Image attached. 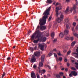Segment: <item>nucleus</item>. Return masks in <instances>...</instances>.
I'll return each instance as SVG.
<instances>
[{
	"instance_id": "obj_15",
	"label": "nucleus",
	"mask_w": 78,
	"mask_h": 78,
	"mask_svg": "<svg viewBox=\"0 0 78 78\" xmlns=\"http://www.w3.org/2000/svg\"><path fill=\"white\" fill-rule=\"evenodd\" d=\"M34 55L35 56H40V52H35Z\"/></svg>"
},
{
	"instance_id": "obj_18",
	"label": "nucleus",
	"mask_w": 78,
	"mask_h": 78,
	"mask_svg": "<svg viewBox=\"0 0 78 78\" xmlns=\"http://www.w3.org/2000/svg\"><path fill=\"white\" fill-rule=\"evenodd\" d=\"M76 52H77V53L74 52L73 53V54L74 55H77L76 56V58H78V50L76 49Z\"/></svg>"
},
{
	"instance_id": "obj_52",
	"label": "nucleus",
	"mask_w": 78,
	"mask_h": 78,
	"mask_svg": "<svg viewBox=\"0 0 78 78\" xmlns=\"http://www.w3.org/2000/svg\"><path fill=\"white\" fill-rule=\"evenodd\" d=\"M65 71H66V72H67V71H68V69L67 68H66L65 69Z\"/></svg>"
},
{
	"instance_id": "obj_22",
	"label": "nucleus",
	"mask_w": 78,
	"mask_h": 78,
	"mask_svg": "<svg viewBox=\"0 0 78 78\" xmlns=\"http://www.w3.org/2000/svg\"><path fill=\"white\" fill-rule=\"evenodd\" d=\"M73 34L75 36H76V37H78V34L76 33H73Z\"/></svg>"
},
{
	"instance_id": "obj_53",
	"label": "nucleus",
	"mask_w": 78,
	"mask_h": 78,
	"mask_svg": "<svg viewBox=\"0 0 78 78\" xmlns=\"http://www.w3.org/2000/svg\"><path fill=\"white\" fill-rule=\"evenodd\" d=\"M63 52L64 53H66V52H67V50H65L63 51Z\"/></svg>"
},
{
	"instance_id": "obj_27",
	"label": "nucleus",
	"mask_w": 78,
	"mask_h": 78,
	"mask_svg": "<svg viewBox=\"0 0 78 78\" xmlns=\"http://www.w3.org/2000/svg\"><path fill=\"white\" fill-rule=\"evenodd\" d=\"M56 78H61V76H60V75H59V74H57L56 76Z\"/></svg>"
},
{
	"instance_id": "obj_31",
	"label": "nucleus",
	"mask_w": 78,
	"mask_h": 78,
	"mask_svg": "<svg viewBox=\"0 0 78 78\" xmlns=\"http://www.w3.org/2000/svg\"><path fill=\"white\" fill-rule=\"evenodd\" d=\"M59 73L61 76H63V75H64V73H63L60 72Z\"/></svg>"
},
{
	"instance_id": "obj_48",
	"label": "nucleus",
	"mask_w": 78,
	"mask_h": 78,
	"mask_svg": "<svg viewBox=\"0 0 78 78\" xmlns=\"http://www.w3.org/2000/svg\"><path fill=\"white\" fill-rule=\"evenodd\" d=\"M45 70L43 69V73H45Z\"/></svg>"
},
{
	"instance_id": "obj_35",
	"label": "nucleus",
	"mask_w": 78,
	"mask_h": 78,
	"mask_svg": "<svg viewBox=\"0 0 78 78\" xmlns=\"http://www.w3.org/2000/svg\"><path fill=\"white\" fill-rule=\"evenodd\" d=\"M69 76L70 77H72V72H71V73L69 74Z\"/></svg>"
},
{
	"instance_id": "obj_12",
	"label": "nucleus",
	"mask_w": 78,
	"mask_h": 78,
	"mask_svg": "<svg viewBox=\"0 0 78 78\" xmlns=\"http://www.w3.org/2000/svg\"><path fill=\"white\" fill-rule=\"evenodd\" d=\"M39 47H40L41 49V50H44V45H42L41 44H38Z\"/></svg>"
},
{
	"instance_id": "obj_21",
	"label": "nucleus",
	"mask_w": 78,
	"mask_h": 78,
	"mask_svg": "<svg viewBox=\"0 0 78 78\" xmlns=\"http://www.w3.org/2000/svg\"><path fill=\"white\" fill-rule=\"evenodd\" d=\"M52 2L51 0H47L46 3H49V4H51Z\"/></svg>"
},
{
	"instance_id": "obj_1",
	"label": "nucleus",
	"mask_w": 78,
	"mask_h": 78,
	"mask_svg": "<svg viewBox=\"0 0 78 78\" xmlns=\"http://www.w3.org/2000/svg\"><path fill=\"white\" fill-rule=\"evenodd\" d=\"M51 9V7H50L48 9L43 13V15L44 16H43L42 18L40 19L39 20V24H40V26H38L37 27H39V28L38 29L39 30L37 31H39V30H44L46 29V27L44 26H42L45 25L46 23V21H47V18H48V15H49V12Z\"/></svg>"
},
{
	"instance_id": "obj_3",
	"label": "nucleus",
	"mask_w": 78,
	"mask_h": 78,
	"mask_svg": "<svg viewBox=\"0 0 78 78\" xmlns=\"http://www.w3.org/2000/svg\"><path fill=\"white\" fill-rule=\"evenodd\" d=\"M69 20L68 18L66 19L64 21V25L66 24V28L67 30H69L70 29V26H71V24L69 23Z\"/></svg>"
},
{
	"instance_id": "obj_5",
	"label": "nucleus",
	"mask_w": 78,
	"mask_h": 78,
	"mask_svg": "<svg viewBox=\"0 0 78 78\" xmlns=\"http://www.w3.org/2000/svg\"><path fill=\"white\" fill-rule=\"evenodd\" d=\"M64 20V15L63 14H61L60 17H58L56 19V21L58 23H61V21Z\"/></svg>"
},
{
	"instance_id": "obj_19",
	"label": "nucleus",
	"mask_w": 78,
	"mask_h": 78,
	"mask_svg": "<svg viewBox=\"0 0 78 78\" xmlns=\"http://www.w3.org/2000/svg\"><path fill=\"white\" fill-rule=\"evenodd\" d=\"M69 7H67L65 12V14H67V12H69Z\"/></svg>"
},
{
	"instance_id": "obj_57",
	"label": "nucleus",
	"mask_w": 78,
	"mask_h": 78,
	"mask_svg": "<svg viewBox=\"0 0 78 78\" xmlns=\"http://www.w3.org/2000/svg\"><path fill=\"white\" fill-rule=\"evenodd\" d=\"M76 18H77V16H75L74 19H76Z\"/></svg>"
},
{
	"instance_id": "obj_14",
	"label": "nucleus",
	"mask_w": 78,
	"mask_h": 78,
	"mask_svg": "<svg viewBox=\"0 0 78 78\" xmlns=\"http://www.w3.org/2000/svg\"><path fill=\"white\" fill-rule=\"evenodd\" d=\"M47 39V38L45 37H41L40 39L41 41H43V42H45Z\"/></svg>"
},
{
	"instance_id": "obj_26",
	"label": "nucleus",
	"mask_w": 78,
	"mask_h": 78,
	"mask_svg": "<svg viewBox=\"0 0 78 78\" xmlns=\"http://www.w3.org/2000/svg\"><path fill=\"white\" fill-rule=\"evenodd\" d=\"M71 69L73 70H76V68H75L74 67H71Z\"/></svg>"
},
{
	"instance_id": "obj_44",
	"label": "nucleus",
	"mask_w": 78,
	"mask_h": 78,
	"mask_svg": "<svg viewBox=\"0 0 78 78\" xmlns=\"http://www.w3.org/2000/svg\"><path fill=\"white\" fill-rule=\"evenodd\" d=\"M37 78H40V77H39V74H37Z\"/></svg>"
},
{
	"instance_id": "obj_49",
	"label": "nucleus",
	"mask_w": 78,
	"mask_h": 78,
	"mask_svg": "<svg viewBox=\"0 0 78 78\" xmlns=\"http://www.w3.org/2000/svg\"><path fill=\"white\" fill-rule=\"evenodd\" d=\"M48 76H49V77H50L51 76V75H50V74H47Z\"/></svg>"
},
{
	"instance_id": "obj_37",
	"label": "nucleus",
	"mask_w": 78,
	"mask_h": 78,
	"mask_svg": "<svg viewBox=\"0 0 78 78\" xmlns=\"http://www.w3.org/2000/svg\"><path fill=\"white\" fill-rule=\"evenodd\" d=\"M11 58H10V57H8L7 58V59L8 60H11Z\"/></svg>"
},
{
	"instance_id": "obj_11",
	"label": "nucleus",
	"mask_w": 78,
	"mask_h": 78,
	"mask_svg": "<svg viewBox=\"0 0 78 78\" xmlns=\"http://www.w3.org/2000/svg\"><path fill=\"white\" fill-rule=\"evenodd\" d=\"M71 73L74 76H77L78 75V73H76L75 71H71Z\"/></svg>"
},
{
	"instance_id": "obj_8",
	"label": "nucleus",
	"mask_w": 78,
	"mask_h": 78,
	"mask_svg": "<svg viewBox=\"0 0 78 78\" xmlns=\"http://www.w3.org/2000/svg\"><path fill=\"white\" fill-rule=\"evenodd\" d=\"M76 5H73V8H71L70 9V12H71L73 11V10L74 14H75L76 13Z\"/></svg>"
},
{
	"instance_id": "obj_29",
	"label": "nucleus",
	"mask_w": 78,
	"mask_h": 78,
	"mask_svg": "<svg viewBox=\"0 0 78 78\" xmlns=\"http://www.w3.org/2000/svg\"><path fill=\"white\" fill-rule=\"evenodd\" d=\"M5 72H4L3 73V74H2V78H3V77H4V76H5Z\"/></svg>"
},
{
	"instance_id": "obj_62",
	"label": "nucleus",
	"mask_w": 78,
	"mask_h": 78,
	"mask_svg": "<svg viewBox=\"0 0 78 78\" xmlns=\"http://www.w3.org/2000/svg\"><path fill=\"white\" fill-rule=\"evenodd\" d=\"M64 70V68H63L62 69V70Z\"/></svg>"
},
{
	"instance_id": "obj_60",
	"label": "nucleus",
	"mask_w": 78,
	"mask_h": 78,
	"mask_svg": "<svg viewBox=\"0 0 78 78\" xmlns=\"http://www.w3.org/2000/svg\"><path fill=\"white\" fill-rule=\"evenodd\" d=\"M44 78H45V77H46V76L45 75H44Z\"/></svg>"
},
{
	"instance_id": "obj_16",
	"label": "nucleus",
	"mask_w": 78,
	"mask_h": 78,
	"mask_svg": "<svg viewBox=\"0 0 78 78\" xmlns=\"http://www.w3.org/2000/svg\"><path fill=\"white\" fill-rule=\"evenodd\" d=\"M69 30L66 29L64 31V34L65 35H67L69 34Z\"/></svg>"
},
{
	"instance_id": "obj_4",
	"label": "nucleus",
	"mask_w": 78,
	"mask_h": 78,
	"mask_svg": "<svg viewBox=\"0 0 78 78\" xmlns=\"http://www.w3.org/2000/svg\"><path fill=\"white\" fill-rule=\"evenodd\" d=\"M42 35H39L38 34L37 36H36V38H37V40H34L33 41V42L34 44H37L40 41V37H41Z\"/></svg>"
},
{
	"instance_id": "obj_24",
	"label": "nucleus",
	"mask_w": 78,
	"mask_h": 78,
	"mask_svg": "<svg viewBox=\"0 0 78 78\" xmlns=\"http://www.w3.org/2000/svg\"><path fill=\"white\" fill-rule=\"evenodd\" d=\"M75 64H76V66H75L76 69H78V63L75 62Z\"/></svg>"
},
{
	"instance_id": "obj_2",
	"label": "nucleus",
	"mask_w": 78,
	"mask_h": 78,
	"mask_svg": "<svg viewBox=\"0 0 78 78\" xmlns=\"http://www.w3.org/2000/svg\"><path fill=\"white\" fill-rule=\"evenodd\" d=\"M39 27L38 26L36 29V31L35 33H34L32 36L31 37V40H34V39L35 36H37L38 34H39L40 35H41V34L40 33V32L39 31V30H38V29H39ZM37 30H38V31Z\"/></svg>"
},
{
	"instance_id": "obj_17",
	"label": "nucleus",
	"mask_w": 78,
	"mask_h": 78,
	"mask_svg": "<svg viewBox=\"0 0 78 78\" xmlns=\"http://www.w3.org/2000/svg\"><path fill=\"white\" fill-rule=\"evenodd\" d=\"M56 59L57 62H58L59 61H61L62 60V58L61 57H59L58 59V57H56Z\"/></svg>"
},
{
	"instance_id": "obj_55",
	"label": "nucleus",
	"mask_w": 78,
	"mask_h": 78,
	"mask_svg": "<svg viewBox=\"0 0 78 78\" xmlns=\"http://www.w3.org/2000/svg\"><path fill=\"white\" fill-rule=\"evenodd\" d=\"M78 2H76V5H78Z\"/></svg>"
},
{
	"instance_id": "obj_10",
	"label": "nucleus",
	"mask_w": 78,
	"mask_h": 78,
	"mask_svg": "<svg viewBox=\"0 0 78 78\" xmlns=\"http://www.w3.org/2000/svg\"><path fill=\"white\" fill-rule=\"evenodd\" d=\"M65 39L67 40H69V39L71 41H73V37H69L68 36H66L65 37Z\"/></svg>"
},
{
	"instance_id": "obj_43",
	"label": "nucleus",
	"mask_w": 78,
	"mask_h": 78,
	"mask_svg": "<svg viewBox=\"0 0 78 78\" xmlns=\"http://www.w3.org/2000/svg\"><path fill=\"white\" fill-rule=\"evenodd\" d=\"M76 30H78V24L77 25V26L76 27Z\"/></svg>"
},
{
	"instance_id": "obj_7",
	"label": "nucleus",
	"mask_w": 78,
	"mask_h": 78,
	"mask_svg": "<svg viewBox=\"0 0 78 78\" xmlns=\"http://www.w3.org/2000/svg\"><path fill=\"white\" fill-rule=\"evenodd\" d=\"M62 9V6H60L58 7H56V17H58V16L59 15V13H58V10H60V9Z\"/></svg>"
},
{
	"instance_id": "obj_50",
	"label": "nucleus",
	"mask_w": 78,
	"mask_h": 78,
	"mask_svg": "<svg viewBox=\"0 0 78 78\" xmlns=\"http://www.w3.org/2000/svg\"><path fill=\"white\" fill-rule=\"evenodd\" d=\"M65 62H67V59L66 58H65L64 60Z\"/></svg>"
},
{
	"instance_id": "obj_30",
	"label": "nucleus",
	"mask_w": 78,
	"mask_h": 78,
	"mask_svg": "<svg viewBox=\"0 0 78 78\" xmlns=\"http://www.w3.org/2000/svg\"><path fill=\"white\" fill-rule=\"evenodd\" d=\"M75 28V27H73L72 30V31H73V33H74V32H75V29H74Z\"/></svg>"
},
{
	"instance_id": "obj_54",
	"label": "nucleus",
	"mask_w": 78,
	"mask_h": 78,
	"mask_svg": "<svg viewBox=\"0 0 78 78\" xmlns=\"http://www.w3.org/2000/svg\"><path fill=\"white\" fill-rule=\"evenodd\" d=\"M42 72V71L41 70H39V73H41Z\"/></svg>"
},
{
	"instance_id": "obj_32",
	"label": "nucleus",
	"mask_w": 78,
	"mask_h": 78,
	"mask_svg": "<svg viewBox=\"0 0 78 78\" xmlns=\"http://www.w3.org/2000/svg\"><path fill=\"white\" fill-rule=\"evenodd\" d=\"M58 56H62V55H61V52H60V51H59V53H58Z\"/></svg>"
},
{
	"instance_id": "obj_33",
	"label": "nucleus",
	"mask_w": 78,
	"mask_h": 78,
	"mask_svg": "<svg viewBox=\"0 0 78 78\" xmlns=\"http://www.w3.org/2000/svg\"><path fill=\"white\" fill-rule=\"evenodd\" d=\"M30 50L31 51H33L34 50V48H33L30 47Z\"/></svg>"
},
{
	"instance_id": "obj_36",
	"label": "nucleus",
	"mask_w": 78,
	"mask_h": 78,
	"mask_svg": "<svg viewBox=\"0 0 78 78\" xmlns=\"http://www.w3.org/2000/svg\"><path fill=\"white\" fill-rule=\"evenodd\" d=\"M76 23H75V22L73 23V25L74 27H75V26H76Z\"/></svg>"
},
{
	"instance_id": "obj_45",
	"label": "nucleus",
	"mask_w": 78,
	"mask_h": 78,
	"mask_svg": "<svg viewBox=\"0 0 78 78\" xmlns=\"http://www.w3.org/2000/svg\"><path fill=\"white\" fill-rule=\"evenodd\" d=\"M54 56H55V57H56V58H58V57L57 56V55H56V54H54Z\"/></svg>"
},
{
	"instance_id": "obj_39",
	"label": "nucleus",
	"mask_w": 78,
	"mask_h": 78,
	"mask_svg": "<svg viewBox=\"0 0 78 78\" xmlns=\"http://www.w3.org/2000/svg\"><path fill=\"white\" fill-rule=\"evenodd\" d=\"M34 50H37V46H36L34 48Z\"/></svg>"
},
{
	"instance_id": "obj_58",
	"label": "nucleus",
	"mask_w": 78,
	"mask_h": 78,
	"mask_svg": "<svg viewBox=\"0 0 78 78\" xmlns=\"http://www.w3.org/2000/svg\"><path fill=\"white\" fill-rule=\"evenodd\" d=\"M72 62H75V61H74V60H72Z\"/></svg>"
},
{
	"instance_id": "obj_63",
	"label": "nucleus",
	"mask_w": 78,
	"mask_h": 78,
	"mask_svg": "<svg viewBox=\"0 0 78 78\" xmlns=\"http://www.w3.org/2000/svg\"><path fill=\"white\" fill-rule=\"evenodd\" d=\"M63 78H66L65 76H63Z\"/></svg>"
},
{
	"instance_id": "obj_41",
	"label": "nucleus",
	"mask_w": 78,
	"mask_h": 78,
	"mask_svg": "<svg viewBox=\"0 0 78 78\" xmlns=\"http://www.w3.org/2000/svg\"><path fill=\"white\" fill-rule=\"evenodd\" d=\"M49 56L50 57L51 56V55H52V54H51V53H49Z\"/></svg>"
},
{
	"instance_id": "obj_47",
	"label": "nucleus",
	"mask_w": 78,
	"mask_h": 78,
	"mask_svg": "<svg viewBox=\"0 0 78 78\" xmlns=\"http://www.w3.org/2000/svg\"><path fill=\"white\" fill-rule=\"evenodd\" d=\"M67 65L68 67H69V66H70V64H69V63H67Z\"/></svg>"
},
{
	"instance_id": "obj_13",
	"label": "nucleus",
	"mask_w": 78,
	"mask_h": 78,
	"mask_svg": "<svg viewBox=\"0 0 78 78\" xmlns=\"http://www.w3.org/2000/svg\"><path fill=\"white\" fill-rule=\"evenodd\" d=\"M31 76L32 78H36V74L34 73H31Z\"/></svg>"
},
{
	"instance_id": "obj_64",
	"label": "nucleus",
	"mask_w": 78,
	"mask_h": 78,
	"mask_svg": "<svg viewBox=\"0 0 78 78\" xmlns=\"http://www.w3.org/2000/svg\"><path fill=\"white\" fill-rule=\"evenodd\" d=\"M30 32H31V31H29L28 33V34H29V33H30Z\"/></svg>"
},
{
	"instance_id": "obj_59",
	"label": "nucleus",
	"mask_w": 78,
	"mask_h": 78,
	"mask_svg": "<svg viewBox=\"0 0 78 78\" xmlns=\"http://www.w3.org/2000/svg\"><path fill=\"white\" fill-rule=\"evenodd\" d=\"M58 5V3L57 2V3H56V6H57V5Z\"/></svg>"
},
{
	"instance_id": "obj_40",
	"label": "nucleus",
	"mask_w": 78,
	"mask_h": 78,
	"mask_svg": "<svg viewBox=\"0 0 78 78\" xmlns=\"http://www.w3.org/2000/svg\"><path fill=\"white\" fill-rule=\"evenodd\" d=\"M33 68H34V69H36V65L35 64H34L33 66Z\"/></svg>"
},
{
	"instance_id": "obj_6",
	"label": "nucleus",
	"mask_w": 78,
	"mask_h": 78,
	"mask_svg": "<svg viewBox=\"0 0 78 78\" xmlns=\"http://www.w3.org/2000/svg\"><path fill=\"white\" fill-rule=\"evenodd\" d=\"M44 58H45L44 55H43L41 56V61L39 63V66L40 67H43V62H44Z\"/></svg>"
},
{
	"instance_id": "obj_34",
	"label": "nucleus",
	"mask_w": 78,
	"mask_h": 78,
	"mask_svg": "<svg viewBox=\"0 0 78 78\" xmlns=\"http://www.w3.org/2000/svg\"><path fill=\"white\" fill-rule=\"evenodd\" d=\"M57 41V39H55L53 41V43H55V42H56Z\"/></svg>"
},
{
	"instance_id": "obj_42",
	"label": "nucleus",
	"mask_w": 78,
	"mask_h": 78,
	"mask_svg": "<svg viewBox=\"0 0 78 78\" xmlns=\"http://www.w3.org/2000/svg\"><path fill=\"white\" fill-rule=\"evenodd\" d=\"M51 16H50L49 19H48V21H50V20H51Z\"/></svg>"
},
{
	"instance_id": "obj_51",
	"label": "nucleus",
	"mask_w": 78,
	"mask_h": 78,
	"mask_svg": "<svg viewBox=\"0 0 78 78\" xmlns=\"http://www.w3.org/2000/svg\"><path fill=\"white\" fill-rule=\"evenodd\" d=\"M70 1V0H66V2L68 3V2H69Z\"/></svg>"
},
{
	"instance_id": "obj_9",
	"label": "nucleus",
	"mask_w": 78,
	"mask_h": 78,
	"mask_svg": "<svg viewBox=\"0 0 78 78\" xmlns=\"http://www.w3.org/2000/svg\"><path fill=\"white\" fill-rule=\"evenodd\" d=\"M36 59L35 58V56L34 55H32L30 60V62L32 63L36 62Z\"/></svg>"
},
{
	"instance_id": "obj_61",
	"label": "nucleus",
	"mask_w": 78,
	"mask_h": 78,
	"mask_svg": "<svg viewBox=\"0 0 78 78\" xmlns=\"http://www.w3.org/2000/svg\"><path fill=\"white\" fill-rule=\"evenodd\" d=\"M13 48H16V46H14Z\"/></svg>"
},
{
	"instance_id": "obj_38",
	"label": "nucleus",
	"mask_w": 78,
	"mask_h": 78,
	"mask_svg": "<svg viewBox=\"0 0 78 78\" xmlns=\"http://www.w3.org/2000/svg\"><path fill=\"white\" fill-rule=\"evenodd\" d=\"M46 67H48V68H49V69H51V67L47 65Z\"/></svg>"
},
{
	"instance_id": "obj_20",
	"label": "nucleus",
	"mask_w": 78,
	"mask_h": 78,
	"mask_svg": "<svg viewBox=\"0 0 78 78\" xmlns=\"http://www.w3.org/2000/svg\"><path fill=\"white\" fill-rule=\"evenodd\" d=\"M59 37H64V34L62 32L60 33L59 34Z\"/></svg>"
},
{
	"instance_id": "obj_56",
	"label": "nucleus",
	"mask_w": 78,
	"mask_h": 78,
	"mask_svg": "<svg viewBox=\"0 0 78 78\" xmlns=\"http://www.w3.org/2000/svg\"><path fill=\"white\" fill-rule=\"evenodd\" d=\"M55 3H56V2L55 1L54 2V3H53V4L54 5H55Z\"/></svg>"
},
{
	"instance_id": "obj_25",
	"label": "nucleus",
	"mask_w": 78,
	"mask_h": 78,
	"mask_svg": "<svg viewBox=\"0 0 78 78\" xmlns=\"http://www.w3.org/2000/svg\"><path fill=\"white\" fill-rule=\"evenodd\" d=\"M76 43V42L75 41H74L71 43V46H73V45H75V44Z\"/></svg>"
},
{
	"instance_id": "obj_46",
	"label": "nucleus",
	"mask_w": 78,
	"mask_h": 78,
	"mask_svg": "<svg viewBox=\"0 0 78 78\" xmlns=\"http://www.w3.org/2000/svg\"><path fill=\"white\" fill-rule=\"evenodd\" d=\"M57 50H56V48H55V49H54L53 50V51H56Z\"/></svg>"
},
{
	"instance_id": "obj_23",
	"label": "nucleus",
	"mask_w": 78,
	"mask_h": 78,
	"mask_svg": "<svg viewBox=\"0 0 78 78\" xmlns=\"http://www.w3.org/2000/svg\"><path fill=\"white\" fill-rule=\"evenodd\" d=\"M51 36L53 38L54 36H55V33L54 32H52L51 33Z\"/></svg>"
},
{
	"instance_id": "obj_28",
	"label": "nucleus",
	"mask_w": 78,
	"mask_h": 78,
	"mask_svg": "<svg viewBox=\"0 0 78 78\" xmlns=\"http://www.w3.org/2000/svg\"><path fill=\"white\" fill-rule=\"evenodd\" d=\"M71 53V51H69L67 52V55H70V54Z\"/></svg>"
}]
</instances>
